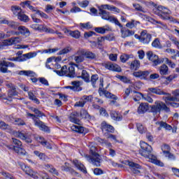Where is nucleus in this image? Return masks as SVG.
<instances>
[{"instance_id":"1a4fd4ad","label":"nucleus","mask_w":179,"mask_h":179,"mask_svg":"<svg viewBox=\"0 0 179 179\" xmlns=\"http://www.w3.org/2000/svg\"><path fill=\"white\" fill-rule=\"evenodd\" d=\"M106 4H102L98 7L99 9V15L101 17V19L103 20H108L110 22V19L113 17V16L110 15V12L106 10H108L106 8Z\"/></svg>"},{"instance_id":"6ab92c4d","label":"nucleus","mask_w":179,"mask_h":179,"mask_svg":"<svg viewBox=\"0 0 179 179\" xmlns=\"http://www.w3.org/2000/svg\"><path fill=\"white\" fill-rule=\"evenodd\" d=\"M148 111H149V103H141L137 109L138 114H145Z\"/></svg>"},{"instance_id":"4d7b16f0","label":"nucleus","mask_w":179,"mask_h":179,"mask_svg":"<svg viewBox=\"0 0 179 179\" xmlns=\"http://www.w3.org/2000/svg\"><path fill=\"white\" fill-rule=\"evenodd\" d=\"M71 50H72L71 47L64 48L63 50H60L58 52V55H65V54H68V52H71Z\"/></svg>"},{"instance_id":"4468645a","label":"nucleus","mask_w":179,"mask_h":179,"mask_svg":"<svg viewBox=\"0 0 179 179\" xmlns=\"http://www.w3.org/2000/svg\"><path fill=\"white\" fill-rule=\"evenodd\" d=\"M128 165L134 174H139L141 173V171H139L141 169H142L141 165L132 162H129Z\"/></svg>"},{"instance_id":"6e6d98bb","label":"nucleus","mask_w":179,"mask_h":179,"mask_svg":"<svg viewBox=\"0 0 179 179\" xmlns=\"http://www.w3.org/2000/svg\"><path fill=\"white\" fill-rule=\"evenodd\" d=\"M162 150L164 153V155L169 153V152H170V150H171V148H170V145H167V144H164L162 146Z\"/></svg>"},{"instance_id":"a19ab883","label":"nucleus","mask_w":179,"mask_h":179,"mask_svg":"<svg viewBox=\"0 0 179 179\" xmlns=\"http://www.w3.org/2000/svg\"><path fill=\"white\" fill-rule=\"evenodd\" d=\"M17 17V19H19V20H20L21 22H24V23H27V22H29V16L24 14L23 11Z\"/></svg>"},{"instance_id":"f257e3e1","label":"nucleus","mask_w":179,"mask_h":179,"mask_svg":"<svg viewBox=\"0 0 179 179\" xmlns=\"http://www.w3.org/2000/svg\"><path fill=\"white\" fill-rule=\"evenodd\" d=\"M141 150H139V153L146 159H149L151 163H154V164H157V166H160V167H163L164 164L160 162V160H157V157L153 154H152V146H150L148 143L145 141L140 142Z\"/></svg>"},{"instance_id":"bb28decb","label":"nucleus","mask_w":179,"mask_h":179,"mask_svg":"<svg viewBox=\"0 0 179 179\" xmlns=\"http://www.w3.org/2000/svg\"><path fill=\"white\" fill-rule=\"evenodd\" d=\"M73 164L74 166H76V169H78V170H80V171H82V173H87V171H86V167H85V165L80 163V162L76 159L73 161Z\"/></svg>"},{"instance_id":"9b49d317","label":"nucleus","mask_w":179,"mask_h":179,"mask_svg":"<svg viewBox=\"0 0 179 179\" xmlns=\"http://www.w3.org/2000/svg\"><path fill=\"white\" fill-rule=\"evenodd\" d=\"M6 86L8 89L7 99H8V100H11L12 101V98L13 97V96H17L18 94V92L16 90V87L11 83H7Z\"/></svg>"},{"instance_id":"7c9ffc66","label":"nucleus","mask_w":179,"mask_h":179,"mask_svg":"<svg viewBox=\"0 0 179 179\" xmlns=\"http://www.w3.org/2000/svg\"><path fill=\"white\" fill-rule=\"evenodd\" d=\"M159 73L162 76H166V75H169V73H170V71H169V66H167V65L166 64H162L159 69Z\"/></svg>"},{"instance_id":"ddd939ff","label":"nucleus","mask_w":179,"mask_h":179,"mask_svg":"<svg viewBox=\"0 0 179 179\" xmlns=\"http://www.w3.org/2000/svg\"><path fill=\"white\" fill-rule=\"evenodd\" d=\"M33 120L34 125L38 127L41 131H43V132H50V127L45 125V123L40 120H36L34 118H33Z\"/></svg>"},{"instance_id":"a18cd8bd","label":"nucleus","mask_w":179,"mask_h":179,"mask_svg":"<svg viewBox=\"0 0 179 179\" xmlns=\"http://www.w3.org/2000/svg\"><path fill=\"white\" fill-rule=\"evenodd\" d=\"M45 167L48 170L49 173H51L54 176H58V171H57V169L55 168H54V166H52L50 164H47L45 166Z\"/></svg>"},{"instance_id":"39448f33","label":"nucleus","mask_w":179,"mask_h":179,"mask_svg":"<svg viewBox=\"0 0 179 179\" xmlns=\"http://www.w3.org/2000/svg\"><path fill=\"white\" fill-rule=\"evenodd\" d=\"M162 111H165V113H170V108L162 101H156L154 105L151 106V113L153 114H160Z\"/></svg>"},{"instance_id":"4be33fe9","label":"nucleus","mask_w":179,"mask_h":179,"mask_svg":"<svg viewBox=\"0 0 179 179\" xmlns=\"http://www.w3.org/2000/svg\"><path fill=\"white\" fill-rule=\"evenodd\" d=\"M80 53L81 55H84L88 59H96L97 57L96 54L90 51L80 50Z\"/></svg>"},{"instance_id":"412c9836","label":"nucleus","mask_w":179,"mask_h":179,"mask_svg":"<svg viewBox=\"0 0 179 179\" xmlns=\"http://www.w3.org/2000/svg\"><path fill=\"white\" fill-rule=\"evenodd\" d=\"M71 87H69L71 88L73 92H82V88L80 86L82 85V82L80 81H73L71 82Z\"/></svg>"},{"instance_id":"2eb2a0df","label":"nucleus","mask_w":179,"mask_h":179,"mask_svg":"<svg viewBox=\"0 0 179 179\" xmlns=\"http://www.w3.org/2000/svg\"><path fill=\"white\" fill-rule=\"evenodd\" d=\"M133 76L138 79H146L149 76V71H138L133 73Z\"/></svg>"},{"instance_id":"338daca9","label":"nucleus","mask_w":179,"mask_h":179,"mask_svg":"<svg viewBox=\"0 0 179 179\" xmlns=\"http://www.w3.org/2000/svg\"><path fill=\"white\" fill-rule=\"evenodd\" d=\"M164 155L165 157H167L169 159V160H176V156L170 152H166Z\"/></svg>"},{"instance_id":"13d9d810","label":"nucleus","mask_w":179,"mask_h":179,"mask_svg":"<svg viewBox=\"0 0 179 179\" xmlns=\"http://www.w3.org/2000/svg\"><path fill=\"white\" fill-rule=\"evenodd\" d=\"M31 111H33L37 117H44L45 115L44 113H43L41 111H40L38 109L36 108H31Z\"/></svg>"},{"instance_id":"8fccbe9b","label":"nucleus","mask_w":179,"mask_h":179,"mask_svg":"<svg viewBox=\"0 0 179 179\" xmlns=\"http://www.w3.org/2000/svg\"><path fill=\"white\" fill-rule=\"evenodd\" d=\"M137 129L140 134H145L147 129L146 127H143V125L141 123L136 124Z\"/></svg>"},{"instance_id":"2f4dec72","label":"nucleus","mask_w":179,"mask_h":179,"mask_svg":"<svg viewBox=\"0 0 179 179\" xmlns=\"http://www.w3.org/2000/svg\"><path fill=\"white\" fill-rule=\"evenodd\" d=\"M28 97L29 100H31V101H34L36 104H40V100L37 99V96H36V94H34L33 91L28 92Z\"/></svg>"},{"instance_id":"58836bf2","label":"nucleus","mask_w":179,"mask_h":179,"mask_svg":"<svg viewBox=\"0 0 179 179\" xmlns=\"http://www.w3.org/2000/svg\"><path fill=\"white\" fill-rule=\"evenodd\" d=\"M69 120L71 122H73V124H77V125H79V122H80V120L78 118V114L76 113H71L69 117Z\"/></svg>"},{"instance_id":"9d476101","label":"nucleus","mask_w":179,"mask_h":179,"mask_svg":"<svg viewBox=\"0 0 179 179\" xmlns=\"http://www.w3.org/2000/svg\"><path fill=\"white\" fill-rule=\"evenodd\" d=\"M138 40L142 44H149L152 41V35L148 33V31L144 30L141 32L140 36H138Z\"/></svg>"},{"instance_id":"20e7f679","label":"nucleus","mask_w":179,"mask_h":179,"mask_svg":"<svg viewBox=\"0 0 179 179\" xmlns=\"http://www.w3.org/2000/svg\"><path fill=\"white\" fill-rule=\"evenodd\" d=\"M13 145H7L8 149L14 150L15 153H17L20 156H25L26 150L23 148V144L22 141L15 138H12Z\"/></svg>"},{"instance_id":"e433bc0d","label":"nucleus","mask_w":179,"mask_h":179,"mask_svg":"<svg viewBox=\"0 0 179 179\" xmlns=\"http://www.w3.org/2000/svg\"><path fill=\"white\" fill-rule=\"evenodd\" d=\"M72 131L74 132H78V134H84L85 133V127L79 125H73L71 126Z\"/></svg>"},{"instance_id":"49530a36","label":"nucleus","mask_w":179,"mask_h":179,"mask_svg":"<svg viewBox=\"0 0 179 179\" xmlns=\"http://www.w3.org/2000/svg\"><path fill=\"white\" fill-rule=\"evenodd\" d=\"M34 155L35 156H37V157H38L40 160H45V159H47L45 154L41 152L40 151H37V150L34 151Z\"/></svg>"},{"instance_id":"4c0bfd02","label":"nucleus","mask_w":179,"mask_h":179,"mask_svg":"<svg viewBox=\"0 0 179 179\" xmlns=\"http://www.w3.org/2000/svg\"><path fill=\"white\" fill-rule=\"evenodd\" d=\"M141 99H143V94L134 91L133 92V100L134 101H140Z\"/></svg>"},{"instance_id":"774afa93","label":"nucleus","mask_w":179,"mask_h":179,"mask_svg":"<svg viewBox=\"0 0 179 179\" xmlns=\"http://www.w3.org/2000/svg\"><path fill=\"white\" fill-rule=\"evenodd\" d=\"M169 40H171V41H172V43H173L175 45H176L177 48L179 49V41H178V40H177V38L173 37V36H171V37L169 38Z\"/></svg>"},{"instance_id":"f3484780","label":"nucleus","mask_w":179,"mask_h":179,"mask_svg":"<svg viewBox=\"0 0 179 179\" xmlns=\"http://www.w3.org/2000/svg\"><path fill=\"white\" fill-rule=\"evenodd\" d=\"M103 83H104V80L103 78H100L99 79V93L100 96L104 94L106 97H108L110 99V97L111 96V93H110L107 91H104V90H103Z\"/></svg>"},{"instance_id":"c85d7f7f","label":"nucleus","mask_w":179,"mask_h":179,"mask_svg":"<svg viewBox=\"0 0 179 179\" xmlns=\"http://www.w3.org/2000/svg\"><path fill=\"white\" fill-rule=\"evenodd\" d=\"M80 73L81 76H78V78H82L85 82L89 83L90 82V76L86 70H80Z\"/></svg>"},{"instance_id":"680f3d73","label":"nucleus","mask_w":179,"mask_h":179,"mask_svg":"<svg viewBox=\"0 0 179 179\" xmlns=\"http://www.w3.org/2000/svg\"><path fill=\"white\" fill-rule=\"evenodd\" d=\"M31 4V1L29 0L22 1L20 3V7L24 8H29V6H30Z\"/></svg>"},{"instance_id":"6e6552de","label":"nucleus","mask_w":179,"mask_h":179,"mask_svg":"<svg viewBox=\"0 0 179 179\" xmlns=\"http://www.w3.org/2000/svg\"><path fill=\"white\" fill-rule=\"evenodd\" d=\"M147 58L152 62V66H157V65H160V64L164 62V58H159V56L154 54L152 51L147 52Z\"/></svg>"},{"instance_id":"b1692460","label":"nucleus","mask_w":179,"mask_h":179,"mask_svg":"<svg viewBox=\"0 0 179 179\" xmlns=\"http://www.w3.org/2000/svg\"><path fill=\"white\" fill-rule=\"evenodd\" d=\"M155 124L156 125H159V127H158L159 131H160L162 128H164L166 131H171V129H173V127H171V125L163 121L156 122Z\"/></svg>"},{"instance_id":"f8f14e48","label":"nucleus","mask_w":179,"mask_h":179,"mask_svg":"<svg viewBox=\"0 0 179 179\" xmlns=\"http://www.w3.org/2000/svg\"><path fill=\"white\" fill-rule=\"evenodd\" d=\"M21 169L22 170H23V171H24L26 174H27V176H30L31 177H32V178H38V173L34 172V170L31 169L29 166H27L25 164H22L21 166Z\"/></svg>"},{"instance_id":"473e14b6","label":"nucleus","mask_w":179,"mask_h":179,"mask_svg":"<svg viewBox=\"0 0 179 179\" xmlns=\"http://www.w3.org/2000/svg\"><path fill=\"white\" fill-rule=\"evenodd\" d=\"M120 32L122 33V38H126V37H129L130 36H134V32L131 30L124 31V27L120 29Z\"/></svg>"},{"instance_id":"79ce46f5","label":"nucleus","mask_w":179,"mask_h":179,"mask_svg":"<svg viewBox=\"0 0 179 179\" xmlns=\"http://www.w3.org/2000/svg\"><path fill=\"white\" fill-rule=\"evenodd\" d=\"M18 75H21V76L24 75V76H34L36 73L34 71L29 70V71H19Z\"/></svg>"},{"instance_id":"c03bdc74","label":"nucleus","mask_w":179,"mask_h":179,"mask_svg":"<svg viewBox=\"0 0 179 179\" xmlns=\"http://www.w3.org/2000/svg\"><path fill=\"white\" fill-rule=\"evenodd\" d=\"M141 22L139 21L134 20H132L131 22H127L126 24V27H129V29H134L136 26H138V24H140Z\"/></svg>"},{"instance_id":"7ed1b4c3","label":"nucleus","mask_w":179,"mask_h":179,"mask_svg":"<svg viewBox=\"0 0 179 179\" xmlns=\"http://www.w3.org/2000/svg\"><path fill=\"white\" fill-rule=\"evenodd\" d=\"M90 153L91 155H85L87 160L93 164V166L100 167L101 163V157H100V155L97 153V148L93 145H90Z\"/></svg>"},{"instance_id":"37998d69","label":"nucleus","mask_w":179,"mask_h":179,"mask_svg":"<svg viewBox=\"0 0 179 179\" xmlns=\"http://www.w3.org/2000/svg\"><path fill=\"white\" fill-rule=\"evenodd\" d=\"M106 8H108V10H110V12H114L115 13H120L121 12V10L120 8L115 7L113 5L106 4Z\"/></svg>"},{"instance_id":"c756f323","label":"nucleus","mask_w":179,"mask_h":179,"mask_svg":"<svg viewBox=\"0 0 179 179\" xmlns=\"http://www.w3.org/2000/svg\"><path fill=\"white\" fill-rule=\"evenodd\" d=\"M141 68V62L139 60H134L130 64V69L131 71H138Z\"/></svg>"},{"instance_id":"a878e982","label":"nucleus","mask_w":179,"mask_h":179,"mask_svg":"<svg viewBox=\"0 0 179 179\" xmlns=\"http://www.w3.org/2000/svg\"><path fill=\"white\" fill-rule=\"evenodd\" d=\"M164 96H166L165 97L164 96L163 97V100H164V101L166 103V104H167V103H169L167 101H173V102L178 101L179 102V99L176 96H171V94H170V93L166 92V94H164Z\"/></svg>"},{"instance_id":"dca6fc26","label":"nucleus","mask_w":179,"mask_h":179,"mask_svg":"<svg viewBox=\"0 0 179 179\" xmlns=\"http://www.w3.org/2000/svg\"><path fill=\"white\" fill-rule=\"evenodd\" d=\"M16 136L17 138H20V139H22V141H25L27 143H31L32 141L30 138V135L29 134H24L22 131H18L16 133Z\"/></svg>"},{"instance_id":"de8ad7c7","label":"nucleus","mask_w":179,"mask_h":179,"mask_svg":"<svg viewBox=\"0 0 179 179\" xmlns=\"http://www.w3.org/2000/svg\"><path fill=\"white\" fill-rule=\"evenodd\" d=\"M152 46L154 47L155 48H159V49L163 48V47L162 46V44L160 43V40H159V38H155L152 41Z\"/></svg>"},{"instance_id":"5fc2aeb1","label":"nucleus","mask_w":179,"mask_h":179,"mask_svg":"<svg viewBox=\"0 0 179 179\" xmlns=\"http://www.w3.org/2000/svg\"><path fill=\"white\" fill-rule=\"evenodd\" d=\"M133 6L136 10H138V12H143V13H146V10L141 5L134 3L133 4Z\"/></svg>"},{"instance_id":"e2e57ef3","label":"nucleus","mask_w":179,"mask_h":179,"mask_svg":"<svg viewBox=\"0 0 179 179\" xmlns=\"http://www.w3.org/2000/svg\"><path fill=\"white\" fill-rule=\"evenodd\" d=\"M8 26L9 27H11V29H14L15 30H16V29H18L19 27V22L10 21Z\"/></svg>"},{"instance_id":"ea45409f","label":"nucleus","mask_w":179,"mask_h":179,"mask_svg":"<svg viewBox=\"0 0 179 179\" xmlns=\"http://www.w3.org/2000/svg\"><path fill=\"white\" fill-rule=\"evenodd\" d=\"M6 63V61H3L0 63V71L3 73H8V72H10V71H8V64Z\"/></svg>"},{"instance_id":"5701e85b","label":"nucleus","mask_w":179,"mask_h":179,"mask_svg":"<svg viewBox=\"0 0 179 179\" xmlns=\"http://www.w3.org/2000/svg\"><path fill=\"white\" fill-rule=\"evenodd\" d=\"M148 90L149 92H150V93H153L154 94H158L159 96H164V94H167V92L157 87H150L148 88Z\"/></svg>"},{"instance_id":"f03ea898","label":"nucleus","mask_w":179,"mask_h":179,"mask_svg":"<svg viewBox=\"0 0 179 179\" xmlns=\"http://www.w3.org/2000/svg\"><path fill=\"white\" fill-rule=\"evenodd\" d=\"M153 12L155 15L161 17V19H163V20H169V22H173V23H177V20L170 16L171 15V10L167 8L159 6L154 8Z\"/></svg>"},{"instance_id":"864d4df0","label":"nucleus","mask_w":179,"mask_h":179,"mask_svg":"<svg viewBox=\"0 0 179 179\" xmlns=\"http://www.w3.org/2000/svg\"><path fill=\"white\" fill-rule=\"evenodd\" d=\"M94 31H96V33H99V34H104L106 31H108V29L104 27H96L94 28Z\"/></svg>"},{"instance_id":"0eeeda50","label":"nucleus","mask_w":179,"mask_h":179,"mask_svg":"<svg viewBox=\"0 0 179 179\" xmlns=\"http://www.w3.org/2000/svg\"><path fill=\"white\" fill-rule=\"evenodd\" d=\"M37 57V52H30L27 54H24L20 57H8L7 61H13L15 62H24L27 59H31V58H36Z\"/></svg>"},{"instance_id":"052dcab7","label":"nucleus","mask_w":179,"mask_h":179,"mask_svg":"<svg viewBox=\"0 0 179 179\" xmlns=\"http://www.w3.org/2000/svg\"><path fill=\"white\" fill-rule=\"evenodd\" d=\"M0 129H10L9 124H6L5 122L0 120Z\"/></svg>"},{"instance_id":"09e8293b","label":"nucleus","mask_w":179,"mask_h":179,"mask_svg":"<svg viewBox=\"0 0 179 179\" xmlns=\"http://www.w3.org/2000/svg\"><path fill=\"white\" fill-rule=\"evenodd\" d=\"M109 22H112L113 23H115V24H116V26H119V27L120 29H122L124 27L122 26V24H121V23L120 22V21L118 20V19H117L115 17L113 16L110 19Z\"/></svg>"},{"instance_id":"cd10ccee","label":"nucleus","mask_w":179,"mask_h":179,"mask_svg":"<svg viewBox=\"0 0 179 179\" xmlns=\"http://www.w3.org/2000/svg\"><path fill=\"white\" fill-rule=\"evenodd\" d=\"M65 33L66 34H67V36H71L73 38H79V37H80V32L78 30L71 31V30L66 29L65 31Z\"/></svg>"},{"instance_id":"72a5a7b5","label":"nucleus","mask_w":179,"mask_h":179,"mask_svg":"<svg viewBox=\"0 0 179 179\" xmlns=\"http://www.w3.org/2000/svg\"><path fill=\"white\" fill-rule=\"evenodd\" d=\"M17 30L20 31V34H23V36L30 35V31L24 26H19Z\"/></svg>"},{"instance_id":"69168bd1","label":"nucleus","mask_w":179,"mask_h":179,"mask_svg":"<svg viewBox=\"0 0 179 179\" xmlns=\"http://www.w3.org/2000/svg\"><path fill=\"white\" fill-rule=\"evenodd\" d=\"M164 62L167 64L171 68H176V64L173 63L169 58H164Z\"/></svg>"},{"instance_id":"423d86ee","label":"nucleus","mask_w":179,"mask_h":179,"mask_svg":"<svg viewBox=\"0 0 179 179\" xmlns=\"http://www.w3.org/2000/svg\"><path fill=\"white\" fill-rule=\"evenodd\" d=\"M55 72L59 76H68L69 78H75V67L73 66H64L61 70H55Z\"/></svg>"},{"instance_id":"393cba45","label":"nucleus","mask_w":179,"mask_h":179,"mask_svg":"<svg viewBox=\"0 0 179 179\" xmlns=\"http://www.w3.org/2000/svg\"><path fill=\"white\" fill-rule=\"evenodd\" d=\"M110 117L114 121H122V115L117 110H111L110 111Z\"/></svg>"},{"instance_id":"bf43d9fd","label":"nucleus","mask_w":179,"mask_h":179,"mask_svg":"<svg viewBox=\"0 0 179 179\" xmlns=\"http://www.w3.org/2000/svg\"><path fill=\"white\" fill-rule=\"evenodd\" d=\"M81 99L84 102V104H86V103H87L88 101H92V100L93 99V96L92 95H84L83 97H81Z\"/></svg>"},{"instance_id":"3c124183","label":"nucleus","mask_w":179,"mask_h":179,"mask_svg":"<svg viewBox=\"0 0 179 179\" xmlns=\"http://www.w3.org/2000/svg\"><path fill=\"white\" fill-rule=\"evenodd\" d=\"M99 80V75L94 74L91 77V83L93 86V87H96V82Z\"/></svg>"},{"instance_id":"f704fd0d","label":"nucleus","mask_w":179,"mask_h":179,"mask_svg":"<svg viewBox=\"0 0 179 179\" xmlns=\"http://www.w3.org/2000/svg\"><path fill=\"white\" fill-rule=\"evenodd\" d=\"M11 11L13 12L15 16L18 17V15L22 13V8L19 6H11Z\"/></svg>"},{"instance_id":"0e129e2a","label":"nucleus","mask_w":179,"mask_h":179,"mask_svg":"<svg viewBox=\"0 0 179 179\" xmlns=\"http://www.w3.org/2000/svg\"><path fill=\"white\" fill-rule=\"evenodd\" d=\"M116 78H117V79H120V80H121L124 83H129L131 82V80L125 76H117Z\"/></svg>"},{"instance_id":"603ef678","label":"nucleus","mask_w":179,"mask_h":179,"mask_svg":"<svg viewBox=\"0 0 179 179\" xmlns=\"http://www.w3.org/2000/svg\"><path fill=\"white\" fill-rule=\"evenodd\" d=\"M80 27H82V29H85L86 30H89L93 27V25L90 24V22H86V23H80Z\"/></svg>"},{"instance_id":"c9c22d12","label":"nucleus","mask_w":179,"mask_h":179,"mask_svg":"<svg viewBox=\"0 0 179 179\" xmlns=\"http://www.w3.org/2000/svg\"><path fill=\"white\" fill-rule=\"evenodd\" d=\"M22 41V37H13L7 40L8 44H19Z\"/></svg>"},{"instance_id":"a211bd4d","label":"nucleus","mask_w":179,"mask_h":179,"mask_svg":"<svg viewBox=\"0 0 179 179\" xmlns=\"http://www.w3.org/2000/svg\"><path fill=\"white\" fill-rule=\"evenodd\" d=\"M101 129L104 132L106 131V132H110L113 133L114 132V127H113L110 124H108L107 122L103 121L101 123Z\"/></svg>"},{"instance_id":"aec40b11","label":"nucleus","mask_w":179,"mask_h":179,"mask_svg":"<svg viewBox=\"0 0 179 179\" xmlns=\"http://www.w3.org/2000/svg\"><path fill=\"white\" fill-rule=\"evenodd\" d=\"M105 68L114 72H121V67L118 64L108 63L105 64Z\"/></svg>"}]
</instances>
